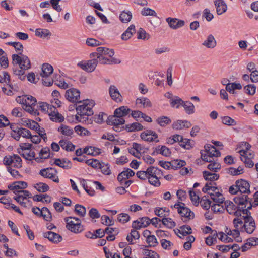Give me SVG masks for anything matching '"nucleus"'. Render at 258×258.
Returning a JSON list of instances; mask_svg holds the SVG:
<instances>
[{
    "label": "nucleus",
    "mask_w": 258,
    "mask_h": 258,
    "mask_svg": "<svg viewBox=\"0 0 258 258\" xmlns=\"http://www.w3.org/2000/svg\"><path fill=\"white\" fill-rule=\"evenodd\" d=\"M234 201L238 206L244 205V207H242V213L246 215L242 216L244 223L240 230L244 231L248 234H251L255 229V223L249 211L252 206L250 201H249L247 197L244 196L236 197L234 198Z\"/></svg>",
    "instance_id": "obj_1"
},
{
    "label": "nucleus",
    "mask_w": 258,
    "mask_h": 258,
    "mask_svg": "<svg viewBox=\"0 0 258 258\" xmlns=\"http://www.w3.org/2000/svg\"><path fill=\"white\" fill-rule=\"evenodd\" d=\"M13 71L14 74L18 76L21 80L25 79V71L31 68V62L29 58L25 55L19 56V54L12 55Z\"/></svg>",
    "instance_id": "obj_2"
},
{
    "label": "nucleus",
    "mask_w": 258,
    "mask_h": 258,
    "mask_svg": "<svg viewBox=\"0 0 258 258\" xmlns=\"http://www.w3.org/2000/svg\"><path fill=\"white\" fill-rule=\"evenodd\" d=\"M114 55L113 49L106 47H99L96 49V52L91 53L90 57H96L99 60V63L102 64H119L121 61L116 58H113Z\"/></svg>",
    "instance_id": "obj_3"
},
{
    "label": "nucleus",
    "mask_w": 258,
    "mask_h": 258,
    "mask_svg": "<svg viewBox=\"0 0 258 258\" xmlns=\"http://www.w3.org/2000/svg\"><path fill=\"white\" fill-rule=\"evenodd\" d=\"M16 101L22 104L23 109L31 114L35 116L39 115L38 112L37 100L35 97L28 95H22L18 96L16 98Z\"/></svg>",
    "instance_id": "obj_4"
},
{
    "label": "nucleus",
    "mask_w": 258,
    "mask_h": 258,
    "mask_svg": "<svg viewBox=\"0 0 258 258\" xmlns=\"http://www.w3.org/2000/svg\"><path fill=\"white\" fill-rule=\"evenodd\" d=\"M94 104L93 100H86L82 105L78 106L76 107L77 114L76 115V119L81 122L82 117L92 115L93 114L92 107Z\"/></svg>",
    "instance_id": "obj_5"
},
{
    "label": "nucleus",
    "mask_w": 258,
    "mask_h": 258,
    "mask_svg": "<svg viewBox=\"0 0 258 258\" xmlns=\"http://www.w3.org/2000/svg\"><path fill=\"white\" fill-rule=\"evenodd\" d=\"M204 148L205 149L204 152L206 153H204L203 152H201V157L203 161L212 162L215 160V158L220 156V152L214 146L208 144L205 145Z\"/></svg>",
    "instance_id": "obj_6"
},
{
    "label": "nucleus",
    "mask_w": 258,
    "mask_h": 258,
    "mask_svg": "<svg viewBox=\"0 0 258 258\" xmlns=\"http://www.w3.org/2000/svg\"><path fill=\"white\" fill-rule=\"evenodd\" d=\"M66 222V228L75 233H79L84 230L83 226L81 224L80 220L76 217H68L64 219Z\"/></svg>",
    "instance_id": "obj_7"
},
{
    "label": "nucleus",
    "mask_w": 258,
    "mask_h": 258,
    "mask_svg": "<svg viewBox=\"0 0 258 258\" xmlns=\"http://www.w3.org/2000/svg\"><path fill=\"white\" fill-rule=\"evenodd\" d=\"M147 172L149 182L155 186H159L160 185L159 179L162 174V171L156 167L150 166L147 169Z\"/></svg>",
    "instance_id": "obj_8"
},
{
    "label": "nucleus",
    "mask_w": 258,
    "mask_h": 258,
    "mask_svg": "<svg viewBox=\"0 0 258 258\" xmlns=\"http://www.w3.org/2000/svg\"><path fill=\"white\" fill-rule=\"evenodd\" d=\"M174 207L177 210L178 213L180 215L186 220L194 219L195 214L188 208L185 206L184 203L182 202H178L174 205Z\"/></svg>",
    "instance_id": "obj_9"
},
{
    "label": "nucleus",
    "mask_w": 258,
    "mask_h": 258,
    "mask_svg": "<svg viewBox=\"0 0 258 258\" xmlns=\"http://www.w3.org/2000/svg\"><path fill=\"white\" fill-rule=\"evenodd\" d=\"M57 171L54 168L49 167L43 168L39 171V174L42 177L51 179L56 183L59 181L58 176L56 175Z\"/></svg>",
    "instance_id": "obj_10"
},
{
    "label": "nucleus",
    "mask_w": 258,
    "mask_h": 258,
    "mask_svg": "<svg viewBox=\"0 0 258 258\" xmlns=\"http://www.w3.org/2000/svg\"><path fill=\"white\" fill-rule=\"evenodd\" d=\"M4 164L7 166L12 165L14 167H22V160L20 157L16 154L6 156L3 159Z\"/></svg>",
    "instance_id": "obj_11"
},
{
    "label": "nucleus",
    "mask_w": 258,
    "mask_h": 258,
    "mask_svg": "<svg viewBox=\"0 0 258 258\" xmlns=\"http://www.w3.org/2000/svg\"><path fill=\"white\" fill-rule=\"evenodd\" d=\"M225 208L227 212L230 214L234 215L236 217H239L241 216L242 213V207H244V205L241 206V207H239L236 206L232 202L230 201H226L224 202Z\"/></svg>",
    "instance_id": "obj_12"
},
{
    "label": "nucleus",
    "mask_w": 258,
    "mask_h": 258,
    "mask_svg": "<svg viewBox=\"0 0 258 258\" xmlns=\"http://www.w3.org/2000/svg\"><path fill=\"white\" fill-rule=\"evenodd\" d=\"M66 98L70 102L73 103H81L80 100V92L79 90L75 88H71L66 91Z\"/></svg>",
    "instance_id": "obj_13"
},
{
    "label": "nucleus",
    "mask_w": 258,
    "mask_h": 258,
    "mask_svg": "<svg viewBox=\"0 0 258 258\" xmlns=\"http://www.w3.org/2000/svg\"><path fill=\"white\" fill-rule=\"evenodd\" d=\"M140 137L143 140L148 142H159L157 134L151 130H146L143 132L140 135Z\"/></svg>",
    "instance_id": "obj_14"
},
{
    "label": "nucleus",
    "mask_w": 258,
    "mask_h": 258,
    "mask_svg": "<svg viewBox=\"0 0 258 258\" xmlns=\"http://www.w3.org/2000/svg\"><path fill=\"white\" fill-rule=\"evenodd\" d=\"M17 196L14 197V199L22 206L26 207V202H23L24 199L32 198V195L28 190H20L17 191Z\"/></svg>",
    "instance_id": "obj_15"
},
{
    "label": "nucleus",
    "mask_w": 258,
    "mask_h": 258,
    "mask_svg": "<svg viewBox=\"0 0 258 258\" xmlns=\"http://www.w3.org/2000/svg\"><path fill=\"white\" fill-rule=\"evenodd\" d=\"M235 183L238 187L239 192L241 194H249L250 192L249 189L250 185L247 181L244 179H240L237 180Z\"/></svg>",
    "instance_id": "obj_16"
},
{
    "label": "nucleus",
    "mask_w": 258,
    "mask_h": 258,
    "mask_svg": "<svg viewBox=\"0 0 258 258\" xmlns=\"http://www.w3.org/2000/svg\"><path fill=\"white\" fill-rule=\"evenodd\" d=\"M166 21L169 27L173 29H177L182 27L185 24V22L183 20H179L177 18L169 17L166 18Z\"/></svg>",
    "instance_id": "obj_17"
},
{
    "label": "nucleus",
    "mask_w": 258,
    "mask_h": 258,
    "mask_svg": "<svg viewBox=\"0 0 258 258\" xmlns=\"http://www.w3.org/2000/svg\"><path fill=\"white\" fill-rule=\"evenodd\" d=\"M43 237L54 243L60 242L62 240V237L59 234L51 231L44 233Z\"/></svg>",
    "instance_id": "obj_18"
},
{
    "label": "nucleus",
    "mask_w": 258,
    "mask_h": 258,
    "mask_svg": "<svg viewBox=\"0 0 258 258\" xmlns=\"http://www.w3.org/2000/svg\"><path fill=\"white\" fill-rule=\"evenodd\" d=\"M27 187V183L24 181H16L8 186L11 190H13L15 194H17L19 189H25Z\"/></svg>",
    "instance_id": "obj_19"
},
{
    "label": "nucleus",
    "mask_w": 258,
    "mask_h": 258,
    "mask_svg": "<svg viewBox=\"0 0 258 258\" xmlns=\"http://www.w3.org/2000/svg\"><path fill=\"white\" fill-rule=\"evenodd\" d=\"M107 123L110 125H122L125 123V120L123 118L118 117L116 115H113L108 117Z\"/></svg>",
    "instance_id": "obj_20"
},
{
    "label": "nucleus",
    "mask_w": 258,
    "mask_h": 258,
    "mask_svg": "<svg viewBox=\"0 0 258 258\" xmlns=\"http://www.w3.org/2000/svg\"><path fill=\"white\" fill-rule=\"evenodd\" d=\"M134 175L135 172L132 169L127 168L119 174L117 176V180L120 183H123L124 180L133 176Z\"/></svg>",
    "instance_id": "obj_21"
},
{
    "label": "nucleus",
    "mask_w": 258,
    "mask_h": 258,
    "mask_svg": "<svg viewBox=\"0 0 258 258\" xmlns=\"http://www.w3.org/2000/svg\"><path fill=\"white\" fill-rule=\"evenodd\" d=\"M214 4L216 8L217 13L219 15L225 13L227 9L226 4L223 0H214Z\"/></svg>",
    "instance_id": "obj_22"
},
{
    "label": "nucleus",
    "mask_w": 258,
    "mask_h": 258,
    "mask_svg": "<svg viewBox=\"0 0 258 258\" xmlns=\"http://www.w3.org/2000/svg\"><path fill=\"white\" fill-rule=\"evenodd\" d=\"M173 142L171 144H173L175 142H181L180 146H182L184 148L189 149L191 148V146L188 144V141L186 139H184L182 136L179 135H174L173 136L172 139Z\"/></svg>",
    "instance_id": "obj_23"
},
{
    "label": "nucleus",
    "mask_w": 258,
    "mask_h": 258,
    "mask_svg": "<svg viewBox=\"0 0 258 258\" xmlns=\"http://www.w3.org/2000/svg\"><path fill=\"white\" fill-rule=\"evenodd\" d=\"M109 92L111 98L117 102L121 101V96L117 89V88L113 85H111L109 90Z\"/></svg>",
    "instance_id": "obj_24"
},
{
    "label": "nucleus",
    "mask_w": 258,
    "mask_h": 258,
    "mask_svg": "<svg viewBox=\"0 0 258 258\" xmlns=\"http://www.w3.org/2000/svg\"><path fill=\"white\" fill-rule=\"evenodd\" d=\"M53 164L67 170L71 169L72 166L71 162L66 158L55 159Z\"/></svg>",
    "instance_id": "obj_25"
},
{
    "label": "nucleus",
    "mask_w": 258,
    "mask_h": 258,
    "mask_svg": "<svg viewBox=\"0 0 258 258\" xmlns=\"http://www.w3.org/2000/svg\"><path fill=\"white\" fill-rule=\"evenodd\" d=\"M241 157V160L243 161L245 166L248 168H251L254 165L253 162L251 160L252 159L247 158V152L244 150H240L239 152Z\"/></svg>",
    "instance_id": "obj_26"
},
{
    "label": "nucleus",
    "mask_w": 258,
    "mask_h": 258,
    "mask_svg": "<svg viewBox=\"0 0 258 258\" xmlns=\"http://www.w3.org/2000/svg\"><path fill=\"white\" fill-rule=\"evenodd\" d=\"M217 44L216 41L213 35H209L205 40L202 43V45L208 48H214Z\"/></svg>",
    "instance_id": "obj_27"
},
{
    "label": "nucleus",
    "mask_w": 258,
    "mask_h": 258,
    "mask_svg": "<svg viewBox=\"0 0 258 258\" xmlns=\"http://www.w3.org/2000/svg\"><path fill=\"white\" fill-rule=\"evenodd\" d=\"M83 152L84 154L93 156H96L101 153L100 149L92 146H87L85 147L83 149Z\"/></svg>",
    "instance_id": "obj_28"
},
{
    "label": "nucleus",
    "mask_w": 258,
    "mask_h": 258,
    "mask_svg": "<svg viewBox=\"0 0 258 258\" xmlns=\"http://www.w3.org/2000/svg\"><path fill=\"white\" fill-rule=\"evenodd\" d=\"M131 109L126 106H122L116 109L114 112V114L118 117L123 118L126 116L131 111Z\"/></svg>",
    "instance_id": "obj_29"
},
{
    "label": "nucleus",
    "mask_w": 258,
    "mask_h": 258,
    "mask_svg": "<svg viewBox=\"0 0 258 258\" xmlns=\"http://www.w3.org/2000/svg\"><path fill=\"white\" fill-rule=\"evenodd\" d=\"M59 143L60 147L67 151H73L75 149V146L70 141L63 139L60 140Z\"/></svg>",
    "instance_id": "obj_30"
},
{
    "label": "nucleus",
    "mask_w": 258,
    "mask_h": 258,
    "mask_svg": "<svg viewBox=\"0 0 258 258\" xmlns=\"http://www.w3.org/2000/svg\"><path fill=\"white\" fill-rule=\"evenodd\" d=\"M192 233V229L189 225H183L180 227V229L178 230V233L177 235L180 238L184 237L187 235Z\"/></svg>",
    "instance_id": "obj_31"
},
{
    "label": "nucleus",
    "mask_w": 258,
    "mask_h": 258,
    "mask_svg": "<svg viewBox=\"0 0 258 258\" xmlns=\"http://www.w3.org/2000/svg\"><path fill=\"white\" fill-rule=\"evenodd\" d=\"M135 32V26L134 24H132L122 34L121 39L123 40H127L130 39Z\"/></svg>",
    "instance_id": "obj_32"
},
{
    "label": "nucleus",
    "mask_w": 258,
    "mask_h": 258,
    "mask_svg": "<svg viewBox=\"0 0 258 258\" xmlns=\"http://www.w3.org/2000/svg\"><path fill=\"white\" fill-rule=\"evenodd\" d=\"M132 19V13L130 11H122L119 15V20L121 22L127 23L131 21Z\"/></svg>",
    "instance_id": "obj_33"
},
{
    "label": "nucleus",
    "mask_w": 258,
    "mask_h": 258,
    "mask_svg": "<svg viewBox=\"0 0 258 258\" xmlns=\"http://www.w3.org/2000/svg\"><path fill=\"white\" fill-rule=\"evenodd\" d=\"M53 69L51 65L48 63H45L42 67V73L40 76L42 77H49V76L53 73Z\"/></svg>",
    "instance_id": "obj_34"
},
{
    "label": "nucleus",
    "mask_w": 258,
    "mask_h": 258,
    "mask_svg": "<svg viewBox=\"0 0 258 258\" xmlns=\"http://www.w3.org/2000/svg\"><path fill=\"white\" fill-rule=\"evenodd\" d=\"M58 131L60 132L61 134L65 136L72 137V135L74 134L73 128L66 125L61 124L58 128Z\"/></svg>",
    "instance_id": "obj_35"
},
{
    "label": "nucleus",
    "mask_w": 258,
    "mask_h": 258,
    "mask_svg": "<svg viewBox=\"0 0 258 258\" xmlns=\"http://www.w3.org/2000/svg\"><path fill=\"white\" fill-rule=\"evenodd\" d=\"M0 83H6L10 88H13V85L11 82V78L9 73L4 72L2 75H0Z\"/></svg>",
    "instance_id": "obj_36"
},
{
    "label": "nucleus",
    "mask_w": 258,
    "mask_h": 258,
    "mask_svg": "<svg viewBox=\"0 0 258 258\" xmlns=\"http://www.w3.org/2000/svg\"><path fill=\"white\" fill-rule=\"evenodd\" d=\"M137 105H142L144 108L150 107L152 106V103L150 100L146 97L138 98L136 100Z\"/></svg>",
    "instance_id": "obj_37"
},
{
    "label": "nucleus",
    "mask_w": 258,
    "mask_h": 258,
    "mask_svg": "<svg viewBox=\"0 0 258 258\" xmlns=\"http://www.w3.org/2000/svg\"><path fill=\"white\" fill-rule=\"evenodd\" d=\"M155 214L162 218H165L169 215V210L165 207V208H156L155 209Z\"/></svg>",
    "instance_id": "obj_38"
},
{
    "label": "nucleus",
    "mask_w": 258,
    "mask_h": 258,
    "mask_svg": "<svg viewBox=\"0 0 258 258\" xmlns=\"http://www.w3.org/2000/svg\"><path fill=\"white\" fill-rule=\"evenodd\" d=\"M86 62L87 72H93L95 69L98 63H99V60L96 57Z\"/></svg>",
    "instance_id": "obj_39"
},
{
    "label": "nucleus",
    "mask_w": 258,
    "mask_h": 258,
    "mask_svg": "<svg viewBox=\"0 0 258 258\" xmlns=\"http://www.w3.org/2000/svg\"><path fill=\"white\" fill-rule=\"evenodd\" d=\"M35 35L41 38H45L50 37L51 34L48 29L38 28L36 29Z\"/></svg>",
    "instance_id": "obj_40"
},
{
    "label": "nucleus",
    "mask_w": 258,
    "mask_h": 258,
    "mask_svg": "<svg viewBox=\"0 0 258 258\" xmlns=\"http://www.w3.org/2000/svg\"><path fill=\"white\" fill-rule=\"evenodd\" d=\"M182 106L184 107L186 113L188 114H192L195 112V106L190 102L184 101Z\"/></svg>",
    "instance_id": "obj_41"
},
{
    "label": "nucleus",
    "mask_w": 258,
    "mask_h": 258,
    "mask_svg": "<svg viewBox=\"0 0 258 258\" xmlns=\"http://www.w3.org/2000/svg\"><path fill=\"white\" fill-rule=\"evenodd\" d=\"M126 128L128 132L139 131L144 129L143 126L138 122H134L126 125Z\"/></svg>",
    "instance_id": "obj_42"
},
{
    "label": "nucleus",
    "mask_w": 258,
    "mask_h": 258,
    "mask_svg": "<svg viewBox=\"0 0 258 258\" xmlns=\"http://www.w3.org/2000/svg\"><path fill=\"white\" fill-rule=\"evenodd\" d=\"M157 151L159 152L160 154L165 157H169L171 154L170 149L164 145L158 146Z\"/></svg>",
    "instance_id": "obj_43"
},
{
    "label": "nucleus",
    "mask_w": 258,
    "mask_h": 258,
    "mask_svg": "<svg viewBox=\"0 0 258 258\" xmlns=\"http://www.w3.org/2000/svg\"><path fill=\"white\" fill-rule=\"evenodd\" d=\"M203 177L206 180L211 181H215L219 178V175L216 173H212L207 171L203 172Z\"/></svg>",
    "instance_id": "obj_44"
},
{
    "label": "nucleus",
    "mask_w": 258,
    "mask_h": 258,
    "mask_svg": "<svg viewBox=\"0 0 258 258\" xmlns=\"http://www.w3.org/2000/svg\"><path fill=\"white\" fill-rule=\"evenodd\" d=\"M185 165V161L182 160H174L171 161V167L174 169L180 168Z\"/></svg>",
    "instance_id": "obj_45"
},
{
    "label": "nucleus",
    "mask_w": 258,
    "mask_h": 258,
    "mask_svg": "<svg viewBox=\"0 0 258 258\" xmlns=\"http://www.w3.org/2000/svg\"><path fill=\"white\" fill-rule=\"evenodd\" d=\"M74 131L80 136H89L91 134L88 130L80 125L76 126Z\"/></svg>",
    "instance_id": "obj_46"
},
{
    "label": "nucleus",
    "mask_w": 258,
    "mask_h": 258,
    "mask_svg": "<svg viewBox=\"0 0 258 258\" xmlns=\"http://www.w3.org/2000/svg\"><path fill=\"white\" fill-rule=\"evenodd\" d=\"M170 105L172 107L179 108L183 103V101L178 97H175L170 100Z\"/></svg>",
    "instance_id": "obj_47"
},
{
    "label": "nucleus",
    "mask_w": 258,
    "mask_h": 258,
    "mask_svg": "<svg viewBox=\"0 0 258 258\" xmlns=\"http://www.w3.org/2000/svg\"><path fill=\"white\" fill-rule=\"evenodd\" d=\"M34 187L40 192H45L48 191L49 187L47 184L42 182H39L35 185Z\"/></svg>",
    "instance_id": "obj_48"
},
{
    "label": "nucleus",
    "mask_w": 258,
    "mask_h": 258,
    "mask_svg": "<svg viewBox=\"0 0 258 258\" xmlns=\"http://www.w3.org/2000/svg\"><path fill=\"white\" fill-rule=\"evenodd\" d=\"M209 163L210 164L208 165L207 168L212 171L217 172L221 168L220 163L215 160L212 162Z\"/></svg>",
    "instance_id": "obj_49"
},
{
    "label": "nucleus",
    "mask_w": 258,
    "mask_h": 258,
    "mask_svg": "<svg viewBox=\"0 0 258 258\" xmlns=\"http://www.w3.org/2000/svg\"><path fill=\"white\" fill-rule=\"evenodd\" d=\"M40 217L43 218L46 221H50L51 219V214L49 209L46 207H43L41 209Z\"/></svg>",
    "instance_id": "obj_50"
},
{
    "label": "nucleus",
    "mask_w": 258,
    "mask_h": 258,
    "mask_svg": "<svg viewBox=\"0 0 258 258\" xmlns=\"http://www.w3.org/2000/svg\"><path fill=\"white\" fill-rule=\"evenodd\" d=\"M163 224L165 225L168 228H172L176 226L175 222L170 218H163L162 219Z\"/></svg>",
    "instance_id": "obj_51"
},
{
    "label": "nucleus",
    "mask_w": 258,
    "mask_h": 258,
    "mask_svg": "<svg viewBox=\"0 0 258 258\" xmlns=\"http://www.w3.org/2000/svg\"><path fill=\"white\" fill-rule=\"evenodd\" d=\"M23 157L26 160H32L34 159L35 153L34 151L32 150H24L22 154Z\"/></svg>",
    "instance_id": "obj_52"
},
{
    "label": "nucleus",
    "mask_w": 258,
    "mask_h": 258,
    "mask_svg": "<svg viewBox=\"0 0 258 258\" xmlns=\"http://www.w3.org/2000/svg\"><path fill=\"white\" fill-rule=\"evenodd\" d=\"M99 168L101 169L103 174L106 175H109L111 174V170L108 164L104 163H100Z\"/></svg>",
    "instance_id": "obj_53"
},
{
    "label": "nucleus",
    "mask_w": 258,
    "mask_h": 258,
    "mask_svg": "<svg viewBox=\"0 0 258 258\" xmlns=\"http://www.w3.org/2000/svg\"><path fill=\"white\" fill-rule=\"evenodd\" d=\"M8 45L13 46L16 51H21L19 54L23 55L22 52L23 49V46L22 44L19 42H8Z\"/></svg>",
    "instance_id": "obj_54"
},
{
    "label": "nucleus",
    "mask_w": 258,
    "mask_h": 258,
    "mask_svg": "<svg viewBox=\"0 0 258 258\" xmlns=\"http://www.w3.org/2000/svg\"><path fill=\"white\" fill-rule=\"evenodd\" d=\"M157 122L161 126H165V125L170 123L171 122V120L167 116H162L159 117L157 119Z\"/></svg>",
    "instance_id": "obj_55"
},
{
    "label": "nucleus",
    "mask_w": 258,
    "mask_h": 258,
    "mask_svg": "<svg viewBox=\"0 0 258 258\" xmlns=\"http://www.w3.org/2000/svg\"><path fill=\"white\" fill-rule=\"evenodd\" d=\"M75 212L81 217H84L86 214V208L85 207L76 204L75 207Z\"/></svg>",
    "instance_id": "obj_56"
},
{
    "label": "nucleus",
    "mask_w": 258,
    "mask_h": 258,
    "mask_svg": "<svg viewBox=\"0 0 258 258\" xmlns=\"http://www.w3.org/2000/svg\"><path fill=\"white\" fill-rule=\"evenodd\" d=\"M50 119L53 121L57 122H61L64 120V117L61 114L58 113V111H56L50 116Z\"/></svg>",
    "instance_id": "obj_57"
},
{
    "label": "nucleus",
    "mask_w": 258,
    "mask_h": 258,
    "mask_svg": "<svg viewBox=\"0 0 258 258\" xmlns=\"http://www.w3.org/2000/svg\"><path fill=\"white\" fill-rule=\"evenodd\" d=\"M141 13L143 16H157L156 12L154 10L149 8H144L142 10Z\"/></svg>",
    "instance_id": "obj_58"
},
{
    "label": "nucleus",
    "mask_w": 258,
    "mask_h": 258,
    "mask_svg": "<svg viewBox=\"0 0 258 258\" xmlns=\"http://www.w3.org/2000/svg\"><path fill=\"white\" fill-rule=\"evenodd\" d=\"M50 156V149L45 147L41 149L39 153V157L41 159H47Z\"/></svg>",
    "instance_id": "obj_59"
},
{
    "label": "nucleus",
    "mask_w": 258,
    "mask_h": 258,
    "mask_svg": "<svg viewBox=\"0 0 258 258\" xmlns=\"http://www.w3.org/2000/svg\"><path fill=\"white\" fill-rule=\"evenodd\" d=\"M217 234L216 231L214 232V233L212 234V235L208 236L206 238V243L209 246L212 245L215 241H216Z\"/></svg>",
    "instance_id": "obj_60"
},
{
    "label": "nucleus",
    "mask_w": 258,
    "mask_h": 258,
    "mask_svg": "<svg viewBox=\"0 0 258 258\" xmlns=\"http://www.w3.org/2000/svg\"><path fill=\"white\" fill-rule=\"evenodd\" d=\"M85 163L89 166H91L94 168H96L99 167L100 163L99 161L95 159H91L89 160H86L85 161Z\"/></svg>",
    "instance_id": "obj_61"
},
{
    "label": "nucleus",
    "mask_w": 258,
    "mask_h": 258,
    "mask_svg": "<svg viewBox=\"0 0 258 258\" xmlns=\"http://www.w3.org/2000/svg\"><path fill=\"white\" fill-rule=\"evenodd\" d=\"M130 216L126 213L119 214L117 216L118 221L122 223H125L130 220Z\"/></svg>",
    "instance_id": "obj_62"
},
{
    "label": "nucleus",
    "mask_w": 258,
    "mask_h": 258,
    "mask_svg": "<svg viewBox=\"0 0 258 258\" xmlns=\"http://www.w3.org/2000/svg\"><path fill=\"white\" fill-rule=\"evenodd\" d=\"M147 242L149 244L150 247L156 246L158 242L156 237L154 235H151L146 239Z\"/></svg>",
    "instance_id": "obj_63"
},
{
    "label": "nucleus",
    "mask_w": 258,
    "mask_h": 258,
    "mask_svg": "<svg viewBox=\"0 0 258 258\" xmlns=\"http://www.w3.org/2000/svg\"><path fill=\"white\" fill-rule=\"evenodd\" d=\"M222 122L223 124L228 125H235V121L229 116H224L222 119Z\"/></svg>",
    "instance_id": "obj_64"
}]
</instances>
